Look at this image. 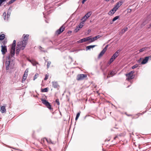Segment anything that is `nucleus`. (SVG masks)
<instances>
[{
  "label": "nucleus",
  "instance_id": "obj_1",
  "mask_svg": "<svg viewBox=\"0 0 151 151\" xmlns=\"http://www.w3.org/2000/svg\"><path fill=\"white\" fill-rule=\"evenodd\" d=\"M29 36V35H25L24 38V40H23L21 42H18L17 44V46L18 47H20L21 46V45L22 44V50H23L25 47L28 39Z\"/></svg>",
  "mask_w": 151,
  "mask_h": 151
},
{
  "label": "nucleus",
  "instance_id": "obj_2",
  "mask_svg": "<svg viewBox=\"0 0 151 151\" xmlns=\"http://www.w3.org/2000/svg\"><path fill=\"white\" fill-rule=\"evenodd\" d=\"M7 59L6 60V70H8L10 68H12L14 64V63L13 60H12L10 59V56L7 57Z\"/></svg>",
  "mask_w": 151,
  "mask_h": 151
},
{
  "label": "nucleus",
  "instance_id": "obj_3",
  "mask_svg": "<svg viewBox=\"0 0 151 151\" xmlns=\"http://www.w3.org/2000/svg\"><path fill=\"white\" fill-rule=\"evenodd\" d=\"M12 9L11 7H9L7 10V14L6 13L4 12L3 15V17L4 20L7 21L9 18L12 12Z\"/></svg>",
  "mask_w": 151,
  "mask_h": 151
},
{
  "label": "nucleus",
  "instance_id": "obj_4",
  "mask_svg": "<svg viewBox=\"0 0 151 151\" xmlns=\"http://www.w3.org/2000/svg\"><path fill=\"white\" fill-rule=\"evenodd\" d=\"M119 51V50H118L113 54L111 58L110 59L109 61L108 62L109 64H111L114 61L115 59L117 57Z\"/></svg>",
  "mask_w": 151,
  "mask_h": 151
},
{
  "label": "nucleus",
  "instance_id": "obj_5",
  "mask_svg": "<svg viewBox=\"0 0 151 151\" xmlns=\"http://www.w3.org/2000/svg\"><path fill=\"white\" fill-rule=\"evenodd\" d=\"M42 103L45 104L46 107L50 110H51L52 108L50 103L46 100L42 99Z\"/></svg>",
  "mask_w": 151,
  "mask_h": 151
},
{
  "label": "nucleus",
  "instance_id": "obj_6",
  "mask_svg": "<svg viewBox=\"0 0 151 151\" xmlns=\"http://www.w3.org/2000/svg\"><path fill=\"white\" fill-rule=\"evenodd\" d=\"M15 47H11V49L10 51L11 54L10 55H9L8 56H10V58L12 60H14V58L13 56L14 55L15 53Z\"/></svg>",
  "mask_w": 151,
  "mask_h": 151
},
{
  "label": "nucleus",
  "instance_id": "obj_7",
  "mask_svg": "<svg viewBox=\"0 0 151 151\" xmlns=\"http://www.w3.org/2000/svg\"><path fill=\"white\" fill-rule=\"evenodd\" d=\"M87 77V75L84 74H80L78 75L77 76L76 79L77 80H81Z\"/></svg>",
  "mask_w": 151,
  "mask_h": 151
},
{
  "label": "nucleus",
  "instance_id": "obj_8",
  "mask_svg": "<svg viewBox=\"0 0 151 151\" xmlns=\"http://www.w3.org/2000/svg\"><path fill=\"white\" fill-rule=\"evenodd\" d=\"M91 12H89L87 13L85 16H84L82 18L83 19V21L82 23L83 24L84 22L86 21V20L88 19L91 15Z\"/></svg>",
  "mask_w": 151,
  "mask_h": 151
},
{
  "label": "nucleus",
  "instance_id": "obj_9",
  "mask_svg": "<svg viewBox=\"0 0 151 151\" xmlns=\"http://www.w3.org/2000/svg\"><path fill=\"white\" fill-rule=\"evenodd\" d=\"M90 40V37H88L85 38H83L78 41L77 42L78 43H82L85 42Z\"/></svg>",
  "mask_w": 151,
  "mask_h": 151
},
{
  "label": "nucleus",
  "instance_id": "obj_10",
  "mask_svg": "<svg viewBox=\"0 0 151 151\" xmlns=\"http://www.w3.org/2000/svg\"><path fill=\"white\" fill-rule=\"evenodd\" d=\"M65 29V27L63 26H62L59 28L55 32V34L57 35H59L63 32Z\"/></svg>",
  "mask_w": 151,
  "mask_h": 151
},
{
  "label": "nucleus",
  "instance_id": "obj_11",
  "mask_svg": "<svg viewBox=\"0 0 151 151\" xmlns=\"http://www.w3.org/2000/svg\"><path fill=\"white\" fill-rule=\"evenodd\" d=\"M1 52L3 55L5 54L7 51V47L6 46H4L1 45Z\"/></svg>",
  "mask_w": 151,
  "mask_h": 151
},
{
  "label": "nucleus",
  "instance_id": "obj_12",
  "mask_svg": "<svg viewBox=\"0 0 151 151\" xmlns=\"http://www.w3.org/2000/svg\"><path fill=\"white\" fill-rule=\"evenodd\" d=\"M126 76L127 78L126 80L129 81L131 80L134 78L135 76L134 75H132L131 74L128 75V73L126 74Z\"/></svg>",
  "mask_w": 151,
  "mask_h": 151
},
{
  "label": "nucleus",
  "instance_id": "obj_13",
  "mask_svg": "<svg viewBox=\"0 0 151 151\" xmlns=\"http://www.w3.org/2000/svg\"><path fill=\"white\" fill-rule=\"evenodd\" d=\"M101 37V36L100 35L96 36L93 38H91L90 37V40L89 41L90 43L96 40H97L100 37Z\"/></svg>",
  "mask_w": 151,
  "mask_h": 151
},
{
  "label": "nucleus",
  "instance_id": "obj_14",
  "mask_svg": "<svg viewBox=\"0 0 151 151\" xmlns=\"http://www.w3.org/2000/svg\"><path fill=\"white\" fill-rule=\"evenodd\" d=\"M52 86L54 88H58L59 87V86L58 84L57 81H52Z\"/></svg>",
  "mask_w": 151,
  "mask_h": 151
},
{
  "label": "nucleus",
  "instance_id": "obj_15",
  "mask_svg": "<svg viewBox=\"0 0 151 151\" xmlns=\"http://www.w3.org/2000/svg\"><path fill=\"white\" fill-rule=\"evenodd\" d=\"M28 72V70L27 69L25 71L24 73L23 76L22 78V81H25L27 77V73Z\"/></svg>",
  "mask_w": 151,
  "mask_h": 151
},
{
  "label": "nucleus",
  "instance_id": "obj_16",
  "mask_svg": "<svg viewBox=\"0 0 151 151\" xmlns=\"http://www.w3.org/2000/svg\"><path fill=\"white\" fill-rule=\"evenodd\" d=\"M117 9L116 7H114L109 12V14L110 15H112L116 11Z\"/></svg>",
  "mask_w": 151,
  "mask_h": 151
},
{
  "label": "nucleus",
  "instance_id": "obj_17",
  "mask_svg": "<svg viewBox=\"0 0 151 151\" xmlns=\"http://www.w3.org/2000/svg\"><path fill=\"white\" fill-rule=\"evenodd\" d=\"M149 57V56H147L145 57V58L143 59L142 61V62L141 63V64H144L146 63L147 62Z\"/></svg>",
  "mask_w": 151,
  "mask_h": 151
},
{
  "label": "nucleus",
  "instance_id": "obj_18",
  "mask_svg": "<svg viewBox=\"0 0 151 151\" xmlns=\"http://www.w3.org/2000/svg\"><path fill=\"white\" fill-rule=\"evenodd\" d=\"M0 111L2 113L6 112V107L5 106H1L0 107Z\"/></svg>",
  "mask_w": 151,
  "mask_h": 151
},
{
  "label": "nucleus",
  "instance_id": "obj_19",
  "mask_svg": "<svg viewBox=\"0 0 151 151\" xmlns=\"http://www.w3.org/2000/svg\"><path fill=\"white\" fill-rule=\"evenodd\" d=\"M22 44L21 45V46L20 47H18L17 46V50H16V54H18L19 53V51L21 50H22Z\"/></svg>",
  "mask_w": 151,
  "mask_h": 151
},
{
  "label": "nucleus",
  "instance_id": "obj_20",
  "mask_svg": "<svg viewBox=\"0 0 151 151\" xmlns=\"http://www.w3.org/2000/svg\"><path fill=\"white\" fill-rule=\"evenodd\" d=\"M122 2L119 1L118 2L114 7H116L117 9L122 5Z\"/></svg>",
  "mask_w": 151,
  "mask_h": 151
},
{
  "label": "nucleus",
  "instance_id": "obj_21",
  "mask_svg": "<svg viewBox=\"0 0 151 151\" xmlns=\"http://www.w3.org/2000/svg\"><path fill=\"white\" fill-rule=\"evenodd\" d=\"M96 46V45H89L87 46L86 47V50H90L91 48H93L95 47Z\"/></svg>",
  "mask_w": 151,
  "mask_h": 151
},
{
  "label": "nucleus",
  "instance_id": "obj_22",
  "mask_svg": "<svg viewBox=\"0 0 151 151\" xmlns=\"http://www.w3.org/2000/svg\"><path fill=\"white\" fill-rule=\"evenodd\" d=\"M105 52L102 50L99 54L98 55V58H100L101 57Z\"/></svg>",
  "mask_w": 151,
  "mask_h": 151
},
{
  "label": "nucleus",
  "instance_id": "obj_23",
  "mask_svg": "<svg viewBox=\"0 0 151 151\" xmlns=\"http://www.w3.org/2000/svg\"><path fill=\"white\" fill-rule=\"evenodd\" d=\"M5 38V35L4 34L0 35V40H3Z\"/></svg>",
  "mask_w": 151,
  "mask_h": 151
},
{
  "label": "nucleus",
  "instance_id": "obj_24",
  "mask_svg": "<svg viewBox=\"0 0 151 151\" xmlns=\"http://www.w3.org/2000/svg\"><path fill=\"white\" fill-rule=\"evenodd\" d=\"M32 64L33 66H36L37 64L39 65L38 63L34 60L32 61Z\"/></svg>",
  "mask_w": 151,
  "mask_h": 151
},
{
  "label": "nucleus",
  "instance_id": "obj_25",
  "mask_svg": "<svg viewBox=\"0 0 151 151\" xmlns=\"http://www.w3.org/2000/svg\"><path fill=\"white\" fill-rule=\"evenodd\" d=\"M7 42V40L5 39L3 41L1 42V43L2 44V45L5 46V45L6 44Z\"/></svg>",
  "mask_w": 151,
  "mask_h": 151
},
{
  "label": "nucleus",
  "instance_id": "obj_26",
  "mask_svg": "<svg viewBox=\"0 0 151 151\" xmlns=\"http://www.w3.org/2000/svg\"><path fill=\"white\" fill-rule=\"evenodd\" d=\"M48 90V88H46L43 89H42L41 91L42 92H47Z\"/></svg>",
  "mask_w": 151,
  "mask_h": 151
},
{
  "label": "nucleus",
  "instance_id": "obj_27",
  "mask_svg": "<svg viewBox=\"0 0 151 151\" xmlns=\"http://www.w3.org/2000/svg\"><path fill=\"white\" fill-rule=\"evenodd\" d=\"M16 41L15 40H14L13 41V43L12 44V47H15L16 46Z\"/></svg>",
  "mask_w": 151,
  "mask_h": 151
},
{
  "label": "nucleus",
  "instance_id": "obj_28",
  "mask_svg": "<svg viewBox=\"0 0 151 151\" xmlns=\"http://www.w3.org/2000/svg\"><path fill=\"white\" fill-rule=\"evenodd\" d=\"M119 17V16H116L114 18L112 19V22H114Z\"/></svg>",
  "mask_w": 151,
  "mask_h": 151
},
{
  "label": "nucleus",
  "instance_id": "obj_29",
  "mask_svg": "<svg viewBox=\"0 0 151 151\" xmlns=\"http://www.w3.org/2000/svg\"><path fill=\"white\" fill-rule=\"evenodd\" d=\"M46 140L47 142H48L49 143H51V144H53L54 143V142H52V141H51V140L50 139H46Z\"/></svg>",
  "mask_w": 151,
  "mask_h": 151
},
{
  "label": "nucleus",
  "instance_id": "obj_30",
  "mask_svg": "<svg viewBox=\"0 0 151 151\" xmlns=\"http://www.w3.org/2000/svg\"><path fill=\"white\" fill-rule=\"evenodd\" d=\"M127 29H128V28L127 27H126L124 28L122 30V32L123 33H124L127 30Z\"/></svg>",
  "mask_w": 151,
  "mask_h": 151
},
{
  "label": "nucleus",
  "instance_id": "obj_31",
  "mask_svg": "<svg viewBox=\"0 0 151 151\" xmlns=\"http://www.w3.org/2000/svg\"><path fill=\"white\" fill-rule=\"evenodd\" d=\"M138 65H139L138 64H136L132 67V69L135 68H137V67H138Z\"/></svg>",
  "mask_w": 151,
  "mask_h": 151
},
{
  "label": "nucleus",
  "instance_id": "obj_32",
  "mask_svg": "<svg viewBox=\"0 0 151 151\" xmlns=\"http://www.w3.org/2000/svg\"><path fill=\"white\" fill-rule=\"evenodd\" d=\"M108 46H109V45H107L103 49V50H104V51L105 52H106V51L107 50V48L108 47Z\"/></svg>",
  "mask_w": 151,
  "mask_h": 151
},
{
  "label": "nucleus",
  "instance_id": "obj_33",
  "mask_svg": "<svg viewBox=\"0 0 151 151\" xmlns=\"http://www.w3.org/2000/svg\"><path fill=\"white\" fill-rule=\"evenodd\" d=\"M48 77H49V75H48V74L45 75V77L44 78V80L45 81L47 80V79L48 78Z\"/></svg>",
  "mask_w": 151,
  "mask_h": 151
},
{
  "label": "nucleus",
  "instance_id": "obj_34",
  "mask_svg": "<svg viewBox=\"0 0 151 151\" xmlns=\"http://www.w3.org/2000/svg\"><path fill=\"white\" fill-rule=\"evenodd\" d=\"M51 64V62L50 61H49L47 62V68H48L49 66L50 65V64Z\"/></svg>",
  "mask_w": 151,
  "mask_h": 151
},
{
  "label": "nucleus",
  "instance_id": "obj_35",
  "mask_svg": "<svg viewBox=\"0 0 151 151\" xmlns=\"http://www.w3.org/2000/svg\"><path fill=\"white\" fill-rule=\"evenodd\" d=\"M80 28H78V27H77L75 30V32H78L80 30Z\"/></svg>",
  "mask_w": 151,
  "mask_h": 151
},
{
  "label": "nucleus",
  "instance_id": "obj_36",
  "mask_svg": "<svg viewBox=\"0 0 151 151\" xmlns=\"http://www.w3.org/2000/svg\"><path fill=\"white\" fill-rule=\"evenodd\" d=\"M80 115V114H77V115L76 116L75 120L76 121H77L78 117H79Z\"/></svg>",
  "mask_w": 151,
  "mask_h": 151
},
{
  "label": "nucleus",
  "instance_id": "obj_37",
  "mask_svg": "<svg viewBox=\"0 0 151 151\" xmlns=\"http://www.w3.org/2000/svg\"><path fill=\"white\" fill-rule=\"evenodd\" d=\"M57 103V104L59 105L60 104V103L59 102V100L58 99H57L55 101Z\"/></svg>",
  "mask_w": 151,
  "mask_h": 151
},
{
  "label": "nucleus",
  "instance_id": "obj_38",
  "mask_svg": "<svg viewBox=\"0 0 151 151\" xmlns=\"http://www.w3.org/2000/svg\"><path fill=\"white\" fill-rule=\"evenodd\" d=\"M82 24H81V23L78 26V28H79L80 29L82 28L83 26V25H82V24H83L82 22Z\"/></svg>",
  "mask_w": 151,
  "mask_h": 151
},
{
  "label": "nucleus",
  "instance_id": "obj_39",
  "mask_svg": "<svg viewBox=\"0 0 151 151\" xmlns=\"http://www.w3.org/2000/svg\"><path fill=\"white\" fill-rule=\"evenodd\" d=\"M134 72L133 71H132L128 73V75L131 74L132 75H134L133 74L134 73Z\"/></svg>",
  "mask_w": 151,
  "mask_h": 151
},
{
  "label": "nucleus",
  "instance_id": "obj_40",
  "mask_svg": "<svg viewBox=\"0 0 151 151\" xmlns=\"http://www.w3.org/2000/svg\"><path fill=\"white\" fill-rule=\"evenodd\" d=\"M145 49V48H144L141 49L139 50V51L140 52H142Z\"/></svg>",
  "mask_w": 151,
  "mask_h": 151
},
{
  "label": "nucleus",
  "instance_id": "obj_41",
  "mask_svg": "<svg viewBox=\"0 0 151 151\" xmlns=\"http://www.w3.org/2000/svg\"><path fill=\"white\" fill-rule=\"evenodd\" d=\"M38 74H35V76L34 77V78H33L34 80H35L36 78H37V75L38 76Z\"/></svg>",
  "mask_w": 151,
  "mask_h": 151
},
{
  "label": "nucleus",
  "instance_id": "obj_42",
  "mask_svg": "<svg viewBox=\"0 0 151 151\" xmlns=\"http://www.w3.org/2000/svg\"><path fill=\"white\" fill-rule=\"evenodd\" d=\"M28 60L30 62V63H32V61H33V60H31L30 59H28Z\"/></svg>",
  "mask_w": 151,
  "mask_h": 151
},
{
  "label": "nucleus",
  "instance_id": "obj_43",
  "mask_svg": "<svg viewBox=\"0 0 151 151\" xmlns=\"http://www.w3.org/2000/svg\"><path fill=\"white\" fill-rule=\"evenodd\" d=\"M110 74L111 75V76H113L114 75V72H113V71L111 72V73H110Z\"/></svg>",
  "mask_w": 151,
  "mask_h": 151
},
{
  "label": "nucleus",
  "instance_id": "obj_44",
  "mask_svg": "<svg viewBox=\"0 0 151 151\" xmlns=\"http://www.w3.org/2000/svg\"><path fill=\"white\" fill-rule=\"evenodd\" d=\"M127 116H132V115L131 114H125Z\"/></svg>",
  "mask_w": 151,
  "mask_h": 151
},
{
  "label": "nucleus",
  "instance_id": "obj_45",
  "mask_svg": "<svg viewBox=\"0 0 151 151\" xmlns=\"http://www.w3.org/2000/svg\"><path fill=\"white\" fill-rule=\"evenodd\" d=\"M87 0H82V3L83 4H84V2H85Z\"/></svg>",
  "mask_w": 151,
  "mask_h": 151
},
{
  "label": "nucleus",
  "instance_id": "obj_46",
  "mask_svg": "<svg viewBox=\"0 0 151 151\" xmlns=\"http://www.w3.org/2000/svg\"><path fill=\"white\" fill-rule=\"evenodd\" d=\"M39 48L40 49V50L42 51H44L42 49V48L41 47V46H40V47H39Z\"/></svg>",
  "mask_w": 151,
  "mask_h": 151
},
{
  "label": "nucleus",
  "instance_id": "obj_47",
  "mask_svg": "<svg viewBox=\"0 0 151 151\" xmlns=\"http://www.w3.org/2000/svg\"><path fill=\"white\" fill-rule=\"evenodd\" d=\"M131 11H132V10L130 9H128V12H131Z\"/></svg>",
  "mask_w": 151,
  "mask_h": 151
},
{
  "label": "nucleus",
  "instance_id": "obj_48",
  "mask_svg": "<svg viewBox=\"0 0 151 151\" xmlns=\"http://www.w3.org/2000/svg\"><path fill=\"white\" fill-rule=\"evenodd\" d=\"M2 3V2H1V1L0 0V6H1V4Z\"/></svg>",
  "mask_w": 151,
  "mask_h": 151
},
{
  "label": "nucleus",
  "instance_id": "obj_49",
  "mask_svg": "<svg viewBox=\"0 0 151 151\" xmlns=\"http://www.w3.org/2000/svg\"><path fill=\"white\" fill-rule=\"evenodd\" d=\"M118 137V136H116V137H115L114 138V140H115L116 139V138H117Z\"/></svg>",
  "mask_w": 151,
  "mask_h": 151
},
{
  "label": "nucleus",
  "instance_id": "obj_50",
  "mask_svg": "<svg viewBox=\"0 0 151 151\" xmlns=\"http://www.w3.org/2000/svg\"><path fill=\"white\" fill-rule=\"evenodd\" d=\"M1 2L3 3L6 1V0H1Z\"/></svg>",
  "mask_w": 151,
  "mask_h": 151
},
{
  "label": "nucleus",
  "instance_id": "obj_51",
  "mask_svg": "<svg viewBox=\"0 0 151 151\" xmlns=\"http://www.w3.org/2000/svg\"><path fill=\"white\" fill-rule=\"evenodd\" d=\"M99 119L100 120H102L103 119H104V118H101V117H99Z\"/></svg>",
  "mask_w": 151,
  "mask_h": 151
},
{
  "label": "nucleus",
  "instance_id": "obj_52",
  "mask_svg": "<svg viewBox=\"0 0 151 151\" xmlns=\"http://www.w3.org/2000/svg\"><path fill=\"white\" fill-rule=\"evenodd\" d=\"M46 7H47V6H45L44 8H45V9H46Z\"/></svg>",
  "mask_w": 151,
  "mask_h": 151
},
{
  "label": "nucleus",
  "instance_id": "obj_53",
  "mask_svg": "<svg viewBox=\"0 0 151 151\" xmlns=\"http://www.w3.org/2000/svg\"><path fill=\"white\" fill-rule=\"evenodd\" d=\"M110 0H106V1H109Z\"/></svg>",
  "mask_w": 151,
  "mask_h": 151
},
{
  "label": "nucleus",
  "instance_id": "obj_54",
  "mask_svg": "<svg viewBox=\"0 0 151 151\" xmlns=\"http://www.w3.org/2000/svg\"><path fill=\"white\" fill-rule=\"evenodd\" d=\"M150 26L151 27V23L150 24Z\"/></svg>",
  "mask_w": 151,
  "mask_h": 151
},
{
  "label": "nucleus",
  "instance_id": "obj_55",
  "mask_svg": "<svg viewBox=\"0 0 151 151\" xmlns=\"http://www.w3.org/2000/svg\"><path fill=\"white\" fill-rule=\"evenodd\" d=\"M129 87V86H128L127 87V88H128V87Z\"/></svg>",
  "mask_w": 151,
  "mask_h": 151
},
{
  "label": "nucleus",
  "instance_id": "obj_56",
  "mask_svg": "<svg viewBox=\"0 0 151 151\" xmlns=\"http://www.w3.org/2000/svg\"><path fill=\"white\" fill-rule=\"evenodd\" d=\"M43 14L44 15H45L44 13V12L43 13Z\"/></svg>",
  "mask_w": 151,
  "mask_h": 151
},
{
  "label": "nucleus",
  "instance_id": "obj_57",
  "mask_svg": "<svg viewBox=\"0 0 151 151\" xmlns=\"http://www.w3.org/2000/svg\"><path fill=\"white\" fill-rule=\"evenodd\" d=\"M77 113L79 114V113H80L79 112H78Z\"/></svg>",
  "mask_w": 151,
  "mask_h": 151
},
{
  "label": "nucleus",
  "instance_id": "obj_58",
  "mask_svg": "<svg viewBox=\"0 0 151 151\" xmlns=\"http://www.w3.org/2000/svg\"><path fill=\"white\" fill-rule=\"evenodd\" d=\"M143 114H144V112H143Z\"/></svg>",
  "mask_w": 151,
  "mask_h": 151
},
{
  "label": "nucleus",
  "instance_id": "obj_59",
  "mask_svg": "<svg viewBox=\"0 0 151 151\" xmlns=\"http://www.w3.org/2000/svg\"><path fill=\"white\" fill-rule=\"evenodd\" d=\"M110 114H111V112H110Z\"/></svg>",
  "mask_w": 151,
  "mask_h": 151
},
{
  "label": "nucleus",
  "instance_id": "obj_60",
  "mask_svg": "<svg viewBox=\"0 0 151 151\" xmlns=\"http://www.w3.org/2000/svg\"><path fill=\"white\" fill-rule=\"evenodd\" d=\"M143 114H144V112H143Z\"/></svg>",
  "mask_w": 151,
  "mask_h": 151
}]
</instances>
